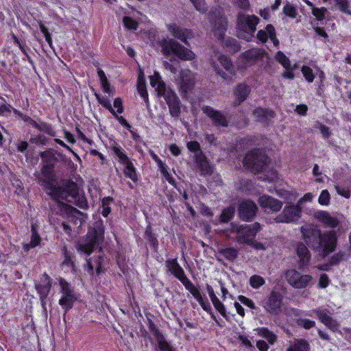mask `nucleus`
Here are the masks:
<instances>
[{"instance_id": "obj_12", "label": "nucleus", "mask_w": 351, "mask_h": 351, "mask_svg": "<svg viewBox=\"0 0 351 351\" xmlns=\"http://www.w3.org/2000/svg\"><path fill=\"white\" fill-rule=\"evenodd\" d=\"M300 232L306 244L314 249L322 231L312 224H306L300 228Z\"/></svg>"}, {"instance_id": "obj_47", "label": "nucleus", "mask_w": 351, "mask_h": 351, "mask_svg": "<svg viewBox=\"0 0 351 351\" xmlns=\"http://www.w3.org/2000/svg\"><path fill=\"white\" fill-rule=\"evenodd\" d=\"M298 326L305 328L310 329L315 326V322L306 318H300L297 320Z\"/></svg>"}, {"instance_id": "obj_53", "label": "nucleus", "mask_w": 351, "mask_h": 351, "mask_svg": "<svg viewBox=\"0 0 351 351\" xmlns=\"http://www.w3.org/2000/svg\"><path fill=\"white\" fill-rule=\"evenodd\" d=\"M97 99L100 104L108 109L113 115H115V110L112 108L110 101L104 98H101L99 95H96Z\"/></svg>"}, {"instance_id": "obj_45", "label": "nucleus", "mask_w": 351, "mask_h": 351, "mask_svg": "<svg viewBox=\"0 0 351 351\" xmlns=\"http://www.w3.org/2000/svg\"><path fill=\"white\" fill-rule=\"evenodd\" d=\"M234 208L232 206H229L223 209L221 215V221L228 222V221H230L232 218L234 214Z\"/></svg>"}, {"instance_id": "obj_55", "label": "nucleus", "mask_w": 351, "mask_h": 351, "mask_svg": "<svg viewBox=\"0 0 351 351\" xmlns=\"http://www.w3.org/2000/svg\"><path fill=\"white\" fill-rule=\"evenodd\" d=\"M123 24L129 29H136L138 23L136 21L128 16L123 18Z\"/></svg>"}, {"instance_id": "obj_10", "label": "nucleus", "mask_w": 351, "mask_h": 351, "mask_svg": "<svg viewBox=\"0 0 351 351\" xmlns=\"http://www.w3.org/2000/svg\"><path fill=\"white\" fill-rule=\"evenodd\" d=\"M302 208L297 204L285 206L281 213L274 220L276 223H289L298 221L301 217Z\"/></svg>"}, {"instance_id": "obj_50", "label": "nucleus", "mask_w": 351, "mask_h": 351, "mask_svg": "<svg viewBox=\"0 0 351 351\" xmlns=\"http://www.w3.org/2000/svg\"><path fill=\"white\" fill-rule=\"evenodd\" d=\"M87 266H88V271L90 274H93L94 268H95V270L97 274L100 272V263L98 262L97 260H95L93 261L91 259L87 260Z\"/></svg>"}, {"instance_id": "obj_2", "label": "nucleus", "mask_w": 351, "mask_h": 351, "mask_svg": "<svg viewBox=\"0 0 351 351\" xmlns=\"http://www.w3.org/2000/svg\"><path fill=\"white\" fill-rule=\"evenodd\" d=\"M258 23L259 19L255 15L239 14L237 19L238 38L246 41L251 40Z\"/></svg>"}, {"instance_id": "obj_21", "label": "nucleus", "mask_w": 351, "mask_h": 351, "mask_svg": "<svg viewBox=\"0 0 351 351\" xmlns=\"http://www.w3.org/2000/svg\"><path fill=\"white\" fill-rule=\"evenodd\" d=\"M167 28L171 35L186 43V40L191 36V32L189 29L181 28L175 23L167 24Z\"/></svg>"}, {"instance_id": "obj_24", "label": "nucleus", "mask_w": 351, "mask_h": 351, "mask_svg": "<svg viewBox=\"0 0 351 351\" xmlns=\"http://www.w3.org/2000/svg\"><path fill=\"white\" fill-rule=\"evenodd\" d=\"M62 206L65 212L69 215L72 220L74 221L75 224L79 223V225L81 226L82 222L85 221L86 216L83 213L69 205L63 204Z\"/></svg>"}, {"instance_id": "obj_23", "label": "nucleus", "mask_w": 351, "mask_h": 351, "mask_svg": "<svg viewBox=\"0 0 351 351\" xmlns=\"http://www.w3.org/2000/svg\"><path fill=\"white\" fill-rule=\"evenodd\" d=\"M233 230L237 232L238 234L237 241L241 244H248L254 238L248 231V227H247L246 224L234 226Z\"/></svg>"}, {"instance_id": "obj_25", "label": "nucleus", "mask_w": 351, "mask_h": 351, "mask_svg": "<svg viewBox=\"0 0 351 351\" xmlns=\"http://www.w3.org/2000/svg\"><path fill=\"white\" fill-rule=\"evenodd\" d=\"M206 290L210 300L213 302L215 309L225 318L227 317V314L224 305L219 301L218 298L216 296L215 291L212 287L209 285H206Z\"/></svg>"}, {"instance_id": "obj_19", "label": "nucleus", "mask_w": 351, "mask_h": 351, "mask_svg": "<svg viewBox=\"0 0 351 351\" xmlns=\"http://www.w3.org/2000/svg\"><path fill=\"white\" fill-rule=\"evenodd\" d=\"M251 91L250 87L245 83L238 84L233 90L234 100L233 105L234 106H239L248 97Z\"/></svg>"}, {"instance_id": "obj_30", "label": "nucleus", "mask_w": 351, "mask_h": 351, "mask_svg": "<svg viewBox=\"0 0 351 351\" xmlns=\"http://www.w3.org/2000/svg\"><path fill=\"white\" fill-rule=\"evenodd\" d=\"M149 80L151 86L155 88L158 95L165 91V84L158 72H154V75L149 77Z\"/></svg>"}, {"instance_id": "obj_43", "label": "nucleus", "mask_w": 351, "mask_h": 351, "mask_svg": "<svg viewBox=\"0 0 351 351\" xmlns=\"http://www.w3.org/2000/svg\"><path fill=\"white\" fill-rule=\"evenodd\" d=\"M348 258L347 254L343 251H339L335 254L330 259L329 264L334 265L338 264L341 261H345Z\"/></svg>"}, {"instance_id": "obj_3", "label": "nucleus", "mask_w": 351, "mask_h": 351, "mask_svg": "<svg viewBox=\"0 0 351 351\" xmlns=\"http://www.w3.org/2000/svg\"><path fill=\"white\" fill-rule=\"evenodd\" d=\"M160 45L162 53L167 57L173 54L183 60H191L195 58V53L192 51L185 48L173 39H163Z\"/></svg>"}, {"instance_id": "obj_38", "label": "nucleus", "mask_w": 351, "mask_h": 351, "mask_svg": "<svg viewBox=\"0 0 351 351\" xmlns=\"http://www.w3.org/2000/svg\"><path fill=\"white\" fill-rule=\"evenodd\" d=\"M123 173L125 176L131 179L132 181L136 182L137 180V175L133 163L130 161L129 162L123 165Z\"/></svg>"}, {"instance_id": "obj_28", "label": "nucleus", "mask_w": 351, "mask_h": 351, "mask_svg": "<svg viewBox=\"0 0 351 351\" xmlns=\"http://www.w3.org/2000/svg\"><path fill=\"white\" fill-rule=\"evenodd\" d=\"M253 114L257 121L267 123L274 117L275 113L271 110L259 108L254 110Z\"/></svg>"}, {"instance_id": "obj_27", "label": "nucleus", "mask_w": 351, "mask_h": 351, "mask_svg": "<svg viewBox=\"0 0 351 351\" xmlns=\"http://www.w3.org/2000/svg\"><path fill=\"white\" fill-rule=\"evenodd\" d=\"M168 270L178 279L180 280L185 276L183 269L178 263L176 259L167 260L165 263Z\"/></svg>"}, {"instance_id": "obj_36", "label": "nucleus", "mask_w": 351, "mask_h": 351, "mask_svg": "<svg viewBox=\"0 0 351 351\" xmlns=\"http://www.w3.org/2000/svg\"><path fill=\"white\" fill-rule=\"evenodd\" d=\"M32 236L31 241L29 243H25L23 245V249L25 251H29L31 248L35 247L40 243V238L35 230L34 226L32 227Z\"/></svg>"}, {"instance_id": "obj_9", "label": "nucleus", "mask_w": 351, "mask_h": 351, "mask_svg": "<svg viewBox=\"0 0 351 351\" xmlns=\"http://www.w3.org/2000/svg\"><path fill=\"white\" fill-rule=\"evenodd\" d=\"M268 160L267 157L260 149H254L249 152L243 159V165L247 168L258 171Z\"/></svg>"}, {"instance_id": "obj_46", "label": "nucleus", "mask_w": 351, "mask_h": 351, "mask_svg": "<svg viewBox=\"0 0 351 351\" xmlns=\"http://www.w3.org/2000/svg\"><path fill=\"white\" fill-rule=\"evenodd\" d=\"M330 201V195L328 190L322 191L319 197L318 202L322 206H328Z\"/></svg>"}, {"instance_id": "obj_33", "label": "nucleus", "mask_w": 351, "mask_h": 351, "mask_svg": "<svg viewBox=\"0 0 351 351\" xmlns=\"http://www.w3.org/2000/svg\"><path fill=\"white\" fill-rule=\"evenodd\" d=\"M218 60L230 75H234L236 74L235 67L229 58L226 56H220Z\"/></svg>"}, {"instance_id": "obj_13", "label": "nucleus", "mask_w": 351, "mask_h": 351, "mask_svg": "<svg viewBox=\"0 0 351 351\" xmlns=\"http://www.w3.org/2000/svg\"><path fill=\"white\" fill-rule=\"evenodd\" d=\"M195 83V74L189 69L180 71L178 80V85L184 93L192 90Z\"/></svg>"}, {"instance_id": "obj_1", "label": "nucleus", "mask_w": 351, "mask_h": 351, "mask_svg": "<svg viewBox=\"0 0 351 351\" xmlns=\"http://www.w3.org/2000/svg\"><path fill=\"white\" fill-rule=\"evenodd\" d=\"M40 158L43 162L41 173H36L35 177L38 183L43 186L47 193L54 199L67 200L69 198H74L77 193V185L72 181L63 180L58 183L53 174L55 155L50 151L47 150L40 153Z\"/></svg>"}, {"instance_id": "obj_64", "label": "nucleus", "mask_w": 351, "mask_h": 351, "mask_svg": "<svg viewBox=\"0 0 351 351\" xmlns=\"http://www.w3.org/2000/svg\"><path fill=\"white\" fill-rule=\"evenodd\" d=\"M101 85L104 93H108L109 96H112L114 95V90L110 88L108 80L101 82Z\"/></svg>"}, {"instance_id": "obj_4", "label": "nucleus", "mask_w": 351, "mask_h": 351, "mask_svg": "<svg viewBox=\"0 0 351 351\" xmlns=\"http://www.w3.org/2000/svg\"><path fill=\"white\" fill-rule=\"evenodd\" d=\"M61 294L58 304L65 312L73 308V304L78 300V295L71 287L70 284L62 278L58 279Z\"/></svg>"}, {"instance_id": "obj_60", "label": "nucleus", "mask_w": 351, "mask_h": 351, "mask_svg": "<svg viewBox=\"0 0 351 351\" xmlns=\"http://www.w3.org/2000/svg\"><path fill=\"white\" fill-rule=\"evenodd\" d=\"M328 284L329 278L328 276L326 274H321L318 282V286L322 289H325L327 287Z\"/></svg>"}, {"instance_id": "obj_34", "label": "nucleus", "mask_w": 351, "mask_h": 351, "mask_svg": "<svg viewBox=\"0 0 351 351\" xmlns=\"http://www.w3.org/2000/svg\"><path fill=\"white\" fill-rule=\"evenodd\" d=\"M158 95L163 96L167 105L180 102L179 98L176 95V93L171 89H167V88H165V91L159 93Z\"/></svg>"}, {"instance_id": "obj_37", "label": "nucleus", "mask_w": 351, "mask_h": 351, "mask_svg": "<svg viewBox=\"0 0 351 351\" xmlns=\"http://www.w3.org/2000/svg\"><path fill=\"white\" fill-rule=\"evenodd\" d=\"M138 92L142 98L146 101H148V93L146 89L145 80L143 75H139L137 84Z\"/></svg>"}, {"instance_id": "obj_29", "label": "nucleus", "mask_w": 351, "mask_h": 351, "mask_svg": "<svg viewBox=\"0 0 351 351\" xmlns=\"http://www.w3.org/2000/svg\"><path fill=\"white\" fill-rule=\"evenodd\" d=\"M297 254L300 258V263L301 266L306 265L311 258V254L305 244L302 243H298L297 246Z\"/></svg>"}, {"instance_id": "obj_57", "label": "nucleus", "mask_w": 351, "mask_h": 351, "mask_svg": "<svg viewBox=\"0 0 351 351\" xmlns=\"http://www.w3.org/2000/svg\"><path fill=\"white\" fill-rule=\"evenodd\" d=\"M193 3L195 9L200 12H204L206 10V3L204 0H191Z\"/></svg>"}, {"instance_id": "obj_14", "label": "nucleus", "mask_w": 351, "mask_h": 351, "mask_svg": "<svg viewBox=\"0 0 351 351\" xmlns=\"http://www.w3.org/2000/svg\"><path fill=\"white\" fill-rule=\"evenodd\" d=\"M313 312L315 313L319 320L330 330L333 331L338 330L339 323L330 316V311L328 309L318 308L314 309Z\"/></svg>"}, {"instance_id": "obj_62", "label": "nucleus", "mask_w": 351, "mask_h": 351, "mask_svg": "<svg viewBox=\"0 0 351 351\" xmlns=\"http://www.w3.org/2000/svg\"><path fill=\"white\" fill-rule=\"evenodd\" d=\"M181 282L184 285L185 288L191 291L195 288L194 285L191 282V281L185 276H182V278L180 280Z\"/></svg>"}, {"instance_id": "obj_35", "label": "nucleus", "mask_w": 351, "mask_h": 351, "mask_svg": "<svg viewBox=\"0 0 351 351\" xmlns=\"http://www.w3.org/2000/svg\"><path fill=\"white\" fill-rule=\"evenodd\" d=\"M190 293L197 300L204 311L208 312L210 310L211 307L209 302L204 300L197 288L195 287L194 289L191 291Z\"/></svg>"}, {"instance_id": "obj_49", "label": "nucleus", "mask_w": 351, "mask_h": 351, "mask_svg": "<svg viewBox=\"0 0 351 351\" xmlns=\"http://www.w3.org/2000/svg\"><path fill=\"white\" fill-rule=\"evenodd\" d=\"M224 257L230 261H234L238 255L237 250L234 248H226L222 251Z\"/></svg>"}, {"instance_id": "obj_17", "label": "nucleus", "mask_w": 351, "mask_h": 351, "mask_svg": "<svg viewBox=\"0 0 351 351\" xmlns=\"http://www.w3.org/2000/svg\"><path fill=\"white\" fill-rule=\"evenodd\" d=\"M202 111L212 120L213 123L216 126H228V121L220 111L216 110L208 106H203Z\"/></svg>"}, {"instance_id": "obj_42", "label": "nucleus", "mask_w": 351, "mask_h": 351, "mask_svg": "<svg viewBox=\"0 0 351 351\" xmlns=\"http://www.w3.org/2000/svg\"><path fill=\"white\" fill-rule=\"evenodd\" d=\"M275 59L278 61L285 69H290L291 62L289 59L286 56V55L279 51L276 53L275 56Z\"/></svg>"}, {"instance_id": "obj_11", "label": "nucleus", "mask_w": 351, "mask_h": 351, "mask_svg": "<svg viewBox=\"0 0 351 351\" xmlns=\"http://www.w3.org/2000/svg\"><path fill=\"white\" fill-rule=\"evenodd\" d=\"M283 295L278 291H272L263 302L265 311L271 315H278L282 311Z\"/></svg>"}, {"instance_id": "obj_18", "label": "nucleus", "mask_w": 351, "mask_h": 351, "mask_svg": "<svg viewBox=\"0 0 351 351\" xmlns=\"http://www.w3.org/2000/svg\"><path fill=\"white\" fill-rule=\"evenodd\" d=\"M258 203L261 208L271 212H278L282 207V202L269 195L261 196Z\"/></svg>"}, {"instance_id": "obj_51", "label": "nucleus", "mask_w": 351, "mask_h": 351, "mask_svg": "<svg viewBox=\"0 0 351 351\" xmlns=\"http://www.w3.org/2000/svg\"><path fill=\"white\" fill-rule=\"evenodd\" d=\"M213 69H215V71H216V73L224 80L226 81V82L228 83H231L232 82V76L231 75H228L227 73H226L225 72H223V71H221L219 67L216 65L215 64H213Z\"/></svg>"}, {"instance_id": "obj_32", "label": "nucleus", "mask_w": 351, "mask_h": 351, "mask_svg": "<svg viewBox=\"0 0 351 351\" xmlns=\"http://www.w3.org/2000/svg\"><path fill=\"white\" fill-rule=\"evenodd\" d=\"M196 163L199 165L202 174H210L213 171L212 167L209 165L206 158L200 154L196 158Z\"/></svg>"}, {"instance_id": "obj_54", "label": "nucleus", "mask_w": 351, "mask_h": 351, "mask_svg": "<svg viewBox=\"0 0 351 351\" xmlns=\"http://www.w3.org/2000/svg\"><path fill=\"white\" fill-rule=\"evenodd\" d=\"M327 12L324 8H313L312 14L316 17L318 21H322L325 18V14Z\"/></svg>"}, {"instance_id": "obj_61", "label": "nucleus", "mask_w": 351, "mask_h": 351, "mask_svg": "<svg viewBox=\"0 0 351 351\" xmlns=\"http://www.w3.org/2000/svg\"><path fill=\"white\" fill-rule=\"evenodd\" d=\"M335 189H336L337 193L339 195L343 196V197H344L346 198H349L350 197V191L348 189L342 187V186H340L339 185H336L335 186Z\"/></svg>"}, {"instance_id": "obj_40", "label": "nucleus", "mask_w": 351, "mask_h": 351, "mask_svg": "<svg viewBox=\"0 0 351 351\" xmlns=\"http://www.w3.org/2000/svg\"><path fill=\"white\" fill-rule=\"evenodd\" d=\"M112 151L114 155L117 157L119 162L123 165L130 161L129 158L119 146H114L112 147Z\"/></svg>"}, {"instance_id": "obj_16", "label": "nucleus", "mask_w": 351, "mask_h": 351, "mask_svg": "<svg viewBox=\"0 0 351 351\" xmlns=\"http://www.w3.org/2000/svg\"><path fill=\"white\" fill-rule=\"evenodd\" d=\"M51 280L46 274L43 275L39 283L36 284V289L40 295L41 304L45 310H46L45 300L51 290Z\"/></svg>"}, {"instance_id": "obj_44", "label": "nucleus", "mask_w": 351, "mask_h": 351, "mask_svg": "<svg viewBox=\"0 0 351 351\" xmlns=\"http://www.w3.org/2000/svg\"><path fill=\"white\" fill-rule=\"evenodd\" d=\"M265 283V279L258 275H253L250 278V285L254 289H258Z\"/></svg>"}, {"instance_id": "obj_59", "label": "nucleus", "mask_w": 351, "mask_h": 351, "mask_svg": "<svg viewBox=\"0 0 351 351\" xmlns=\"http://www.w3.org/2000/svg\"><path fill=\"white\" fill-rule=\"evenodd\" d=\"M247 227H248V231L254 237L256 236V234L258 233V232L261 230V224L258 222H255L253 224L251 225H247Z\"/></svg>"}, {"instance_id": "obj_22", "label": "nucleus", "mask_w": 351, "mask_h": 351, "mask_svg": "<svg viewBox=\"0 0 351 351\" xmlns=\"http://www.w3.org/2000/svg\"><path fill=\"white\" fill-rule=\"evenodd\" d=\"M314 217L327 227L336 228L339 224L338 220L326 211H317L315 213Z\"/></svg>"}, {"instance_id": "obj_58", "label": "nucleus", "mask_w": 351, "mask_h": 351, "mask_svg": "<svg viewBox=\"0 0 351 351\" xmlns=\"http://www.w3.org/2000/svg\"><path fill=\"white\" fill-rule=\"evenodd\" d=\"M238 299L242 304L247 306L250 308L254 309L256 308L255 304L251 299L247 298L243 295H239Z\"/></svg>"}, {"instance_id": "obj_7", "label": "nucleus", "mask_w": 351, "mask_h": 351, "mask_svg": "<svg viewBox=\"0 0 351 351\" xmlns=\"http://www.w3.org/2000/svg\"><path fill=\"white\" fill-rule=\"evenodd\" d=\"M104 230L102 228L93 230L88 232L84 241H80L77 245V250L86 255L90 254L95 245L102 239Z\"/></svg>"}, {"instance_id": "obj_26", "label": "nucleus", "mask_w": 351, "mask_h": 351, "mask_svg": "<svg viewBox=\"0 0 351 351\" xmlns=\"http://www.w3.org/2000/svg\"><path fill=\"white\" fill-rule=\"evenodd\" d=\"M153 335L161 351H175L171 345L165 340L162 334L156 328L152 329Z\"/></svg>"}, {"instance_id": "obj_8", "label": "nucleus", "mask_w": 351, "mask_h": 351, "mask_svg": "<svg viewBox=\"0 0 351 351\" xmlns=\"http://www.w3.org/2000/svg\"><path fill=\"white\" fill-rule=\"evenodd\" d=\"M285 278L290 286L297 289H304L313 284L311 275L302 274L295 269L287 271Z\"/></svg>"}, {"instance_id": "obj_5", "label": "nucleus", "mask_w": 351, "mask_h": 351, "mask_svg": "<svg viewBox=\"0 0 351 351\" xmlns=\"http://www.w3.org/2000/svg\"><path fill=\"white\" fill-rule=\"evenodd\" d=\"M337 238L335 231L327 230L320 233L314 250L321 252L324 256L335 251Z\"/></svg>"}, {"instance_id": "obj_20", "label": "nucleus", "mask_w": 351, "mask_h": 351, "mask_svg": "<svg viewBox=\"0 0 351 351\" xmlns=\"http://www.w3.org/2000/svg\"><path fill=\"white\" fill-rule=\"evenodd\" d=\"M257 38L262 43H265L269 38L274 43V45L278 47L279 40L276 36L275 28L272 25H267L264 29H261L257 32Z\"/></svg>"}, {"instance_id": "obj_52", "label": "nucleus", "mask_w": 351, "mask_h": 351, "mask_svg": "<svg viewBox=\"0 0 351 351\" xmlns=\"http://www.w3.org/2000/svg\"><path fill=\"white\" fill-rule=\"evenodd\" d=\"M283 12L286 16L291 17L292 19H295L297 16L296 9L295 8V7L290 4H287L284 7Z\"/></svg>"}, {"instance_id": "obj_63", "label": "nucleus", "mask_w": 351, "mask_h": 351, "mask_svg": "<svg viewBox=\"0 0 351 351\" xmlns=\"http://www.w3.org/2000/svg\"><path fill=\"white\" fill-rule=\"evenodd\" d=\"M314 197L315 195L312 193H307L298 201L297 204L301 206L304 202H311Z\"/></svg>"}, {"instance_id": "obj_56", "label": "nucleus", "mask_w": 351, "mask_h": 351, "mask_svg": "<svg viewBox=\"0 0 351 351\" xmlns=\"http://www.w3.org/2000/svg\"><path fill=\"white\" fill-rule=\"evenodd\" d=\"M170 114L172 117H178L180 113V102L168 105Z\"/></svg>"}, {"instance_id": "obj_41", "label": "nucleus", "mask_w": 351, "mask_h": 351, "mask_svg": "<svg viewBox=\"0 0 351 351\" xmlns=\"http://www.w3.org/2000/svg\"><path fill=\"white\" fill-rule=\"evenodd\" d=\"M262 52L258 49H252L246 51L243 54V58L247 61H252L261 57Z\"/></svg>"}, {"instance_id": "obj_48", "label": "nucleus", "mask_w": 351, "mask_h": 351, "mask_svg": "<svg viewBox=\"0 0 351 351\" xmlns=\"http://www.w3.org/2000/svg\"><path fill=\"white\" fill-rule=\"evenodd\" d=\"M301 71L308 82H313L315 76L313 73V70L307 66H303L301 69Z\"/></svg>"}, {"instance_id": "obj_31", "label": "nucleus", "mask_w": 351, "mask_h": 351, "mask_svg": "<svg viewBox=\"0 0 351 351\" xmlns=\"http://www.w3.org/2000/svg\"><path fill=\"white\" fill-rule=\"evenodd\" d=\"M287 351H309V344L304 339H295Z\"/></svg>"}, {"instance_id": "obj_15", "label": "nucleus", "mask_w": 351, "mask_h": 351, "mask_svg": "<svg viewBox=\"0 0 351 351\" xmlns=\"http://www.w3.org/2000/svg\"><path fill=\"white\" fill-rule=\"evenodd\" d=\"M257 211L256 204L251 200H244L239 207V214L244 221H250L254 218Z\"/></svg>"}, {"instance_id": "obj_39", "label": "nucleus", "mask_w": 351, "mask_h": 351, "mask_svg": "<svg viewBox=\"0 0 351 351\" xmlns=\"http://www.w3.org/2000/svg\"><path fill=\"white\" fill-rule=\"evenodd\" d=\"M258 334L266 339L270 344H274L276 340V335L266 328H258Z\"/></svg>"}, {"instance_id": "obj_6", "label": "nucleus", "mask_w": 351, "mask_h": 351, "mask_svg": "<svg viewBox=\"0 0 351 351\" xmlns=\"http://www.w3.org/2000/svg\"><path fill=\"white\" fill-rule=\"evenodd\" d=\"M209 20L212 26V32L219 40L223 38L226 30L227 20L221 14L219 8H215L209 14Z\"/></svg>"}]
</instances>
